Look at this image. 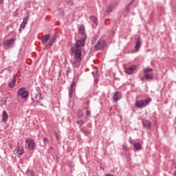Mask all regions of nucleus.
I'll return each mask as SVG.
<instances>
[{
    "mask_svg": "<svg viewBox=\"0 0 176 176\" xmlns=\"http://www.w3.org/2000/svg\"><path fill=\"white\" fill-rule=\"evenodd\" d=\"M16 153L18 155V157H20L22 155L24 154V148L21 146H17L16 147Z\"/></svg>",
    "mask_w": 176,
    "mask_h": 176,
    "instance_id": "dca6fc26",
    "label": "nucleus"
},
{
    "mask_svg": "<svg viewBox=\"0 0 176 176\" xmlns=\"http://www.w3.org/2000/svg\"><path fill=\"white\" fill-rule=\"evenodd\" d=\"M92 74H93V76H94V82H96V83H98V79H97V77L96 76V74L94 73V72H92Z\"/></svg>",
    "mask_w": 176,
    "mask_h": 176,
    "instance_id": "473e14b6",
    "label": "nucleus"
},
{
    "mask_svg": "<svg viewBox=\"0 0 176 176\" xmlns=\"http://www.w3.org/2000/svg\"><path fill=\"white\" fill-rule=\"evenodd\" d=\"M76 87V83H75V81H73L69 89V98H72V96L74 95V91L75 90Z\"/></svg>",
    "mask_w": 176,
    "mask_h": 176,
    "instance_id": "0eeeda50",
    "label": "nucleus"
},
{
    "mask_svg": "<svg viewBox=\"0 0 176 176\" xmlns=\"http://www.w3.org/2000/svg\"><path fill=\"white\" fill-rule=\"evenodd\" d=\"M25 143L28 144L29 151H32L35 148V142L31 139H26Z\"/></svg>",
    "mask_w": 176,
    "mask_h": 176,
    "instance_id": "423d86ee",
    "label": "nucleus"
},
{
    "mask_svg": "<svg viewBox=\"0 0 176 176\" xmlns=\"http://www.w3.org/2000/svg\"><path fill=\"white\" fill-rule=\"evenodd\" d=\"M76 123L78 124V126H83V124H85V121H83V120H80L76 121Z\"/></svg>",
    "mask_w": 176,
    "mask_h": 176,
    "instance_id": "7c9ffc66",
    "label": "nucleus"
},
{
    "mask_svg": "<svg viewBox=\"0 0 176 176\" xmlns=\"http://www.w3.org/2000/svg\"><path fill=\"white\" fill-rule=\"evenodd\" d=\"M151 101H152V99L151 98H147L143 100H139L136 102L135 107H137V108H144V107H146V105H148V104H149Z\"/></svg>",
    "mask_w": 176,
    "mask_h": 176,
    "instance_id": "f03ea898",
    "label": "nucleus"
},
{
    "mask_svg": "<svg viewBox=\"0 0 176 176\" xmlns=\"http://www.w3.org/2000/svg\"><path fill=\"white\" fill-rule=\"evenodd\" d=\"M50 39V34H45L43 36V38L42 39V43L43 45L47 43V41Z\"/></svg>",
    "mask_w": 176,
    "mask_h": 176,
    "instance_id": "a211bd4d",
    "label": "nucleus"
},
{
    "mask_svg": "<svg viewBox=\"0 0 176 176\" xmlns=\"http://www.w3.org/2000/svg\"><path fill=\"white\" fill-rule=\"evenodd\" d=\"M140 47H141V38L138 37L137 38V41L135 42V52L137 53L138 50H140Z\"/></svg>",
    "mask_w": 176,
    "mask_h": 176,
    "instance_id": "ddd939ff",
    "label": "nucleus"
},
{
    "mask_svg": "<svg viewBox=\"0 0 176 176\" xmlns=\"http://www.w3.org/2000/svg\"><path fill=\"white\" fill-rule=\"evenodd\" d=\"M71 72V70H67V74H69Z\"/></svg>",
    "mask_w": 176,
    "mask_h": 176,
    "instance_id": "79ce46f5",
    "label": "nucleus"
},
{
    "mask_svg": "<svg viewBox=\"0 0 176 176\" xmlns=\"http://www.w3.org/2000/svg\"><path fill=\"white\" fill-rule=\"evenodd\" d=\"M65 3L69 5V6H72L74 5V1L73 0H65Z\"/></svg>",
    "mask_w": 176,
    "mask_h": 176,
    "instance_id": "cd10ccee",
    "label": "nucleus"
},
{
    "mask_svg": "<svg viewBox=\"0 0 176 176\" xmlns=\"http://www.w3.org/2000/svg\"><path fill=\"white\" fill-rule=\"evenodd\" d=\"M77 116H78V118L83 117V112H82V110H80V109L78 110Z\"/></svg>",
    "mask_w": 176,
    "mask_h": 176,
    "instance_id": "c85d7f7f",
    "label": "nucleus"
},
{
    "mask_svg": "<svg viewBox=\"0 0 176 176\" xmlns=\"http://www.w3.org/2000/svg\"><path fill=\"white\" fill-rule=\"evenodd\" d=\"M81 132L84 134H89V130L87 129H81Z\"/></svg>",
    "mask_w": 176,
    "mask_h": 176,
    "instance_id": "c9c22d12",
    "label": "nucleus"
},
{
    "mask_svg": "<svg viewBox=\"0 0 176 176\" xmlns=\"http://www.w3.org/2000/svg\"><path fill=\"white\" fill-rule=\"evenodd\" d=\"M25 175H29V176H33L34 175V170L28 169L25 172Z\"/></svg>",
    "mask_w": 176,
    "mask_h": 176,
    "instance_id": "393cba45",
    "label": "nucleus"
},
{
    "mask_svg": "<svg viewBox=\"0 0 176 176\" xmlns=\"http://www.w3.org/2000/svg\"><path fill=\"white\" fill-rule=\"evenodd\" d=\"M86 38L82 37L81 40H76L74 44L75 47H72L70 49L71 56L75 54L74 60L77 63L82 61V47L85 45Z\"/></svg>",
    "mask_w": 176,
    "mask_h": 176,
    "instance_id": "f257e3e1",
    "label": "nucleus"
},
{
    "mask_svg": "<svg viewBox=\"0 0 176 176\" xmlns=\"http://www.w3.org/2000/svg\"><path fill=\"white\" fill-rule=\"evenodd\" d=\"M8 119H9V115H8V113L6 111H3V115H2V122L3 123H6L8 122Z\"/></svg>",
    "mask_w": 176,
    "mask_h": 176,
    "instance_id": "4468645a",
    "label": "nucleus"
},
{
    "mask_svg": "<svg viewBox=\"0 0 176 176\" xmlns=\"http://www.w3.org/2000/svg\"><path fill=\"white\" fill-rule=\"evenodd\" d=\"M134 1H135V0H132L131 2H130V3H129V5L126 6V10L127 12H129V11L130 10V8H129V6H131V5H133V3L134 2Z\"/></svg>",
    "mask_w": 176,
    "mask_h": 176,
    "instance_id": "c756f323",
    "label": "nucleus"
},
{
    "mask_svg": "<svg viewBox=\"0 0 176 176\" xmlns=\"http://www.w3.org/2000/svg\"><path fill=\"white\" fill-rule=\"evenodd\" d=\"M122 149H123V151H127V145L126 144H123L122 146Z\"/></svg>",
    "mask_w": 176,
    "mask_h": 176,
    "instance_id": "e433bc0d",
    "label": "nucleus"
},
{
    "mask_svg": "<svg viewBox=\"0 0 176 176\" xmlns=\"http://www.w3.org/2000/svg\"><path fill=\"white\" fill-rule=\"evenodd\" d=\"M19 31H21V29H19Z\"/></svg>",
    "mask_w": 176,
    "mask_h": 176,
    "instance_id": "a18cd8bd",
    "label": "nucleus"
},
{
    "mask_svg": "<svg viewBox=\"0 0 176 176\" xmlns=\"http://www.w3.org/2000/svg\"><path fill=\"white\" fill-rule=\"evenodd\" d=\"M56 39H57V35L56 34H54L50 38V41H51V42H53L54 43L56 42Z\"/></svg>",
    "mask_w": 176,
    "mask_h": 176,
    "instance_id": "bb28decb",
    "label": "nucleus"
},
{
    "mask_svg": "<svg viewBox=\"0 0 176 176\" xmlns=\"http://www.w3.org/2000/svg\"><path fill=\"white\" fill-rule=\"evenodd\" d=\"M54 149L53 148V146H50V147H49V148H48V153H53V151H54Z\"/></svg>",
    "mask_w": 176,
    "mask_h": 176,
    "instance_id": "f704fd0d",
    "label": "nucleus"
},
{
    "mask_svg": "<svg viewBox=\"0 0 176 176\" xmlns=\"http://www.w3.org/2000/svg\"><path fill=\"white\" fill-rule=\"evenodd\" d=\"M78 34H79V35H81V36H82V38L85 37V39H86V32H85V25H81L78 28Z\"/></svg>",
    "mask_w": 176,
    "mask_h": 176,
    "instance_id": "6e6552de",
    "label": "nucleus"
},
{
    "mask_svg": "<svg viewBox=\"0 0 176 176\" xmlns=\"http://www.w3.org/2000/svg\"><path fill=\"white\" fill-rule=\"evenodd\" d=\"M3 3V0H0V5H2Z\"/></svg>",
    "mask_w": 176,
    "mask_h": 176,
    "instance_id": "ea45409f",
    "label": "nucleus"
},
{
    "mask_svg": "<svg viewBox=\"0 0 176 176\" xmlns=\"http://www.w3.org/2000/svg\"><path fill=\"white\" fill-rule=\"evenodd\" d=\"M107 43L104 40H98L95 45L96 50H102L105 47Z\"/></svg>",
    "mask_w": 176,
    "mask_h": 176,
    "instance_id": "7ed1b4c3",
    "label": "nucleus"
},
{
    "mask_svg": "<svg viewBox=\"0 0 176 176\" xmlns=\"http://www.w3.org/2000/svg\"><path fill=\"white\" fill-rule=\"evenodd\" d=\"M91 21H92V23H94V24H96V25H98V21L97 20V17L94 16H91L89 17Z\"/></svg>",
    "mask_w": 176,
    "mask_h": 176,
    "instance_id": "aec40b11",
    "label": "nucleus"
},
{
    "mask_svg": "<svg viewBox=\"0 0 176 176\" xmlns=\"http://www.w3.org/2000/svg\"><path fill=\"white\" fill-rule=\"evenodd\" d=\"M173 176H176V172H174Z\"/></svg>",
    "mask_w": 176,
    "mask_h": 176,
    "instance_id": "37998d69",
    "label": "nucleus"
},
{
    "mask_svg": "<svg viewBox=\"0 0 176 176\" xmlns=\"http://www.w3.org/2000/svg\"><path fill=\"white\" fill-rule=\"evenodd\" d=\"M19 97H21L22 98H28V91H25V88H21L19 89L17 93Z\"/></svg>",
    "mask_w": 176,
    "mask_h": 176,
    "instance_id": "20e7f679",
    "label": "nucleus"
},
{
    "mask_svg": "<svg viewBox=\"0 0 176 176\" xmlns=\"http://www.w3.org/2000/svg\"><path fill=\"white\" fill-rule=\"evenodd\" d=\"M33 103L34 107H36L38 105H41V107H43V104H42L39 100H34L33 101Z\"/></svg>",
    "mask_w": 176,
    "mask_h": 176,
    "instance_id": "b1692460",
    "label": "nucleus"
},
{
    "mask_svg": "<svg viewBox=\"0 0 176 176\" xmlns=\"http://www.w3.org/2000/svg\"><path fill=\"white\" fill-rule=\"evenodd\" d=\"M36 93L34 94V98H32V101H38L42 100V92H41V89H36Z\"/></svg>",
    "mask_w": 176,
    "mask_h": 176,
    "instance_id": "39448f33",
    "label": "nucleus"
},
{
    "mask_svg": "<svg viewBox=\"0 0 176 176\" xmlns=\"http://www.w3.org/2000/svg\"><path fill=\"white\" fill-rule=\"evenodd\" d=\"M135 70V66H132V67L126 68L125 69V72L128 75H131V74H133Z\"/></svg>",
    "mask_w": 176,
    "mask_h": 176,
    "instance_id": "2eb2a0df",
    "label": "nucleus"
},
{
    "mask_svg": "<svg viewBox=\"0 0 176 176\" xmlns=\"http://www.w3.org/2000/svg\"><path fill=\"white\" fill-rule=\"evenodd\" d=\"M89 109V107H86V108H85V109Z\"/></svg>",
    "mask_w": 176,
    "mask_h": 176,
    "instance_id": "c03bdc74",
    "label": "nucleus"
},
{
    "mask_svg": "<svg viewBox=\"0 0 176 176\" xmlns=\"http://www.w3.org/2000/svg\"><path fill=\"white\" fill-rule=\"evenodd\" d=\"M86 114H87V116H90V115H91V111L87 110L86 111Z\"/></svg>",
    "mask_w": 176,
    "mask_h": 176,
    "instance_id": "4c0bfd02",
    "label": "nucleus"
},
{
    "mask_svg": "<svg viewBox=\"0 0 176 176\" xmlns=\"http://www.w3.org/2000/svg\"><path fill=\"white\" fill-rule=\"evenodd\" d=\"M30 19V14H28V15L23 19V21L21 22L20 25V28H25V25H27V23L28 22V19Z\"/></svg>",
    "mask_w": 176,
    "mask_h": 176,
    "instance_id": "9d476101",
    "label": "nucleus"
},
{
    "mask_svg": "<svg viewBox=\"0 0 176 176\" xmlns=\"http://www.w3.org/2000/svg\"><path fill=\"white\" fill-rule=\"evenodd\" d=\"M97 39H98V36H97V35L94 36L91 42V45H94L96 43V41H97Z\"/></svg>",
    "mask_w": 176,
    "mask_h": 176,
    "instance_id": "a878e982",
    "label": "nucleus"
},
{
    "mask_svg": "<svg viewBox=\"0 0 176 176\" xmlns=\"http://www.w3.org/2000/svg\"><path fill=\"white\" fill-rule=\"evenodd\" d=\"M153 74H146V75H144V77H142V80H144V79H153Z\"/></svg>",
    "mask_w": 176,
    "mask_h": 176,
    "instance_id": "5701e85b",
    "label": "nucleus"
},
{
    "mask_svg": "<svg viewBox=\"0 0 176 176\" xmlns=\"http://www.w3.org/2000/svg\"><path fill=\"white\" fill-rule=\"evenodd\" d=\"M54 43H53V41L50 40L48 43L45 46V50H49V49H50L52 47V46H53Z\"/></svg>",
    "mask_w": 176,
    "mask_h": 176,
    "instance_id": "4be33fe9",
    "label": "nucleus"
},
{
    "mask_svg": "<svg viewBox=\"0 0 176 176\" xmlns=\"http://www.w3.org/2000/svg\"><path fill=\"white\" fill-rule=\"evenodd\" d=\"M55 137H56V140H57V141H59L60 140V135H58V134H56L55 135Z\"/></svg>",
    "mask_w": 176,
    "mask_h": 176,
    "instance_id": "58836bf2",
    "label": "nucleus"
},
{
    "mask_svg": "<svg viewBox=\"0 0 176 176\" xmlns=\"http://www.w3.org/2000/svg\"><path fill=\"white\" fill-rule=\"evenodd\" d=\"M104 176H113V175H109V174H105Z\"/></svg>",
    "mask_w": 176,
    "mask_h": 176,
    "instance_id": "a19ab883",
    "label": "nucleus"
},
{
    "mask_svg": "<svg viewBox=\"0 0 176 176\" xmlns=\"http://www.w3.org/2000/svg\"><path fill=\"white\" fill-rule=\"evenodd\" d=\"M133 146L136 149V151H140L142 149V146H141V144L138 142H135L133 144Z\"/></svg>",
    "mask_w": 176,
    "mask_h": 176,
    "instance_id": "412c9836",
    "label": "nucleus"
},
{
    "mask_svg": "<svg viewBox=\"0 0 176 176\" xmlns=\"http://www.w3.org/2000/svg\"><path fill=\"white\" fill-rule=\"evenodd\" d=\"M142 123L143 124V127H144V129H146L147 130H149V129H151V121H149L148 120H142Z\"/></svg>",
    "mask_w": 176,
    "mask_h": 176,
    "instance_id": "9b49d317",
    "label": "nucleus"
},
{
    "mask_svg": "<svg viewBox=\"0 0 176 176\" xmlns=\"http://www.w3.org/2000/svg\"><path fill=\"white\" fill-rule=\"evenodd\" d=\"M17 80V75L14 74L13 78L11 80V82H9L8 86L10 89H13L14 87V85Z\"/></svg>",
    "mask_w": 176,
    "mask_h": 176,
    "instance_id": "1a4fd4ad",
    "label": "nucleus"
},
{
    "mask_svg": "<svg viewBox=\"0 0 176 176\" xmlns=\"http://www.w3.org/2000/svg\"><path fill=\"white\" fill-rule=\"evenodd\" d=\"M113 9H115L113 4H109L106 9V13H111V12H113Z\"/></svg>",
    "mask_w": 176,
    "mask_h": 176,
    "instance_id": "f3484780",
    "label": "nucleus"
},
{
    "mask_svg": "<svg viewBox=\"0 0 176 176\" xmlns=\"http://www.w3.org/2000/svg\"><path fill=\"white\" fill-rule=\"evenodd\" d=\"M120 98H122V93H120V91H116L113 96V100L115 102L119 101Z\"/></svg>",
    "mask_w": 176,
    "mask_h": 176,
    "instance_id": "f8f14e48",
    "label": "nucleus"
},
{
    "mask_svg": "<svg viewBox=\"0 0 176 176\" xmlns=\"http://www.w3.org/2000/svg\"><path fill=\"white\" fill-rule=\"evenodd\" d=\"M149 72H152V68H146L144 69V74H149Z\"/></svg>",
    "mask_w": 176,
    "mask_h": 176,
    "instance_id": "2f4dec72",
    "label": "nucleus"
},
{
    "mask_svg": "<svg viewBox=\"0 0 176 176\" xmlns=\"http://www.w3.org/2000/svg\"><path fill=\"white\" fill-rule=\"evenodd\" d=\"M14 41H16L15 38H11V39H9V40H6V43H5V45L8 47L12 46V45H13V43H14Z\"/></svg>",
    "mask_w": 176,
    "mask_h": 176,
    "instance_id": "6ab92c4d",
    "label": "nucleus"
},
{
    "mask_svg": "<svg viewBox=\"0 0 176 176\" xmlns=\"http://www.w3.org/2000/svg\"><path fill=\"white\" fill-rule=\"evenodd\" d=\"M43 142L45 145H47V144H49V139H47V138H44Z\"/></svg>",
    "mask_w": 176,
    "mask_h": 176,
    "instance_id": "72a5a7b5",
    "label": "nucleus"
}]
</instances>
